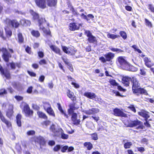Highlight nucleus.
I'll use <instances>...</instances> for the list:
<instances>
[{"label":"nucleus","instance_id":"24","mask_svg":"<svg viewBox=\"0 0 154 154\" xmlns=\"http://www.w3.org/2000/svg\"><path fill=\"white\" fill-rule=\"evenodd\" d=\"M69 109L68 110V113L69 114H71L72 113L74 112V111L76 109V108L75 107L74 104L69 105Z\"/></svg>","mask_w":154,"mask_h":154},{"label":"nucleus","instance_id":"15","mask_svg":"<svg viewBox=\"0 0 154 154\" xmlns=\"http://www.w3.org/2000/svg\"><path fill=\"white\" fill-rule=\"evenodd\" d=\"M132 78L124 76L123 77L122 79V83L126 86H128L130 83V81H131Z\"/></svg>","mask_w":154,"mask_h":154},{"label":"nucleus","instance_id":"11","mask_svg":"<svg viewBox=\"0 0 154 154\" xmlns=\"http://www.w3.org/2000/svg\"><path fill=\"white\" fill-rule=\"evenodd\" d=\"M35 2L39 7L44 8L46 7L45 0H35Z\"/></svg>","mask_w":154,"mask_h":154},{"label":"nucleus","instance_id":"38","mask_svg":"<svg viewBox=\"0 0 154 154\" xmlns=\"http://www.w3.org/2000/svg\"><path fill=\"white\" fill-rule=\"evenodd\" d=\"M132 145V143L131 142H127L124 144V147L125 149H128L130 148Z\"/></svg>","mask_w":154,"mask_h":154},{"label":"nucleus","instance_id":"14","mask_svg":"<svg viewBox=\"0 0 154 154\" xmlns=\"http://www.w3.org/2000/svg\"><path fill=\"white\" fill-rule=\"evenodd\" d=\"M84 95L85 97L92 99H96L97 97L95 94L91 92H85Z\"/></svg>","mask_w":154,"mask_h":154},{"label":"nucleus","instance_id":"37","mask_svg":"<svg viewBox=\"0 0 154 154\" xmlns=\"http://www.w3.org/2000/svg\"><path fill=\"white\" fill-rule=\"evenodd\" d=\"M5 31L6 35L7 37L8 38L10 37L12 35L11 31L6 28H5Z\"/></svg>","mask_w":154,"mask_h":154},{"label":"nucleus","instance_id":"22","mask_svg":"<svg viewBox=\"0 0 154 154\" xmlns=\"http://www.w3.org/2000/svg\"><path fill=\"white\" fill-rule=\"evenodd\" d=\"M49 47L56 54L61 55L60 52V49L56 46L54 45H50Z\"/></svg>","mask_w":154,"mask_h":154},{"label":"nucleus","instance_id":"47","mask_svg":"<svg viewBox=\"0 0 154 154\" xmlns=\"http://www.w3.org/2000/svg\"><path fill=\"white\" fill-rule=\"evenodd\" d=\"M127 107L134 112H136V109L134 105H130V106H128Z\"/></svg>","mask_w":154,"mask_h":154},{"label":"nucleus","instance_id":"17","mask_svg":"<svg viewBox=\"0 0 154 154\" xmlns=\"http://www.w3.org/2000/svg\"><path fill=\"white\" fill-rule=\"evenodd\" d=\"M0 71L2 75H4L7 78H9L10 74L9 72L6 69L4 70L0 64Z\"/></svg>","mask_w":154,"mask_h":154},{"label":"nucleus","instance_id":"25","mask_svg":"<svg viewBox=\"0 0 154 154\" xmlns=\"http://www.w3.org/2000/svg\"><path fill=\"white\" fill-rule=\"evenodd\" d=\"M67 95L68 97L71 98L72 101H74L76 100V98L74 93L71 92L69 90L68 91L67 93Z\"/></svg>","mask_w":154,"mask_h":154},{"label":"nucleus","instance_id":"12","mask_svg":"<svg viewBox=\"0 0 154 154\" xmlns=\"http://www.w3.org/2000/svg\"><path fill=\"white\" fill-rule=\"evenodd\" d=\"M99 111V109L97 108H92L88 110H85L84 112L87 114L91 115L98 113Z\"/></svg>","mask_w":154,"mask_h":154},{"label":"nucleus","instance_id":"61","mask_svg":"<svg viewBox=\"0 0 154 154\" xmlns=\"http://www.w3.org/2000/svg\"><path fill=\"white\" fill-rule=\"evenodd\" d=\"M33 88L31 86L29 87L27 90V92L28 93L31 94Z\"/></svg>","mask_w":154,"mask_h":154},{"label":"nucleus","instance_id":"32","mask_svg":"<svg viewBox=\"0 0 154 154\" xmlns=\"http://www.w3.org/2000/svg\"><path fill=\"white\" fill-rule=\"evenodd\" d=\"M71 11L72 12L73 14L74 15L78 16L79 15L80 16V17H81L82 16V15L84 14L83 13H82L80 14H79L73 8V7H72L70 9Z\"/></svg>","mask_w":154,"mask_h":154},{"label":"nucleus","instance_id":"56","mask_svg":"<svg viewBox=\"0 0 154 154\" xmlns=\"http://www.w3.org/2000/svg\"><path fill=\"white\" fill-rule=\"evenodd\" d=\"M137 149L138 151L141 152H142L145 151V149L143 147H137Z\"/></svg>","mask_w":154,"mask_h":154},{"label":"nucleus","instance_id":"29","mask_svg":"<svg viewBox=\"0 0 154 154\" xmlns=\"http://www.w3.org/2000/svg\"><path fill=\"white\" fill-rule=\"evenodd\" d=\"M30 12L33 16V19L34 20H37L39 18L38 15L32 10H31Z\"/></svg>","mask_w":154,"mask_h":154},{"label":"nucleus","instance_id":"3","mask_svg":"<svg viewBox=\"0 0 154 154\" xmlns=\"http://www.w3.org/2000/svg\"><path fill=\"white\" fill-rule=\"evenodd\" d=\"M117 60L118 62L124 69L128 70L129 69V64L124 57L122 56L119 57L117 58Z\"/></svg>","mask_w":154,"mask_h":154},{"label":"nucleus","instance_id":"26","mask_svg":"<svg viewBox=\"0 0 154 154\" xmlns=\"http://www.w3.org/2000/svg\"><path fill=\"white\" fill-rule=\"evenodd\" d=\"M62 48L63 51L66 54H70L71 55H74V53H72L71 51H70L69 49H70V48H67L66 46H63L62 47Z\"/></svg>","mask_w":154,"mask_h":154},{"label":"nucleus","instance_id":"46","mask_svg":"<svg viewBox=\"0 0 154 154\" xmlns=\"http://www.w3.org/2000/svg\"><path fill=\"white\" fill-rule=\"evenodd\" d=\"M0 37H1L3 40H6V38L3 35V30L2 29H0Z\"/></svg>","mask_w":154,"mask_h":154},{"label":"nucleus","instance_id":"48","mask_svg":"<svg viewBox=\"0 0 154 154\" xmlns=\"http://www.w3.org/2000/svg\"><path fill=\"white\" fill-rule=\"evenodd\" d=\"M61 58L66 64H67V65H69L70 63L69 62L67 58H64L63 57H62Z\"/></svg>","mask_w":154,"mask_h":154},{"label":"nucleus","instance_id":"1","mask_svg":"<svg viewBox=\"0 0 154 154\" xmlns=\"http://www.w3.org/2000/svg\"><path fill=\"white\" fill-rule=\"evenodd\" d=\"M105 58L102 56L99 57V60L102 63H105L106 61H111L114 57V54L112 52H109L104 55Z\"/></svg>","mask_w":154,"mask_h":154},{"label":"nucleus","instance_id":"23","mask_svg":"<svg viewBox=\"0 0 154 154\" xmlns=\"http://www.w3.org/2000/svg\"><path fill=\"white\" fill-rule=\"evenodd\" d=\"M35 141L42 145L45 143L44 139L43 137L41 136L37 137L35 139Z\"/></svg>","mask_w":154,"mask_h":154},{"label":"nucleus","instance_id":"64","mask_svg":"<svg viewBox=\"0 0 154 154\" xmlns=\"http://www.w3.org/2000/svg\"><path fill=\"white\" fill-rule=\"evenodd\" d=\"M15 98L19 101L22 100L23 99V97L20 96H16Z\"/></svg>","mask_w":154,"mask_h":154},{"label":"nucleus","instance_id":"40","mask_svg":"<svg viewBox=\"0 0 154 154\" xmlns=\"http://www.w3.org/2000/svg\"><path fill=\"white\" fill-rule=\"evenodd\" d=\"M88 40L89 42L91 43H94L97 41L96 38L93 35L88 38Z\"/></svg>","mask_w":154,"mask_h":154},{"label":"nucleus","instance_id":"59","mask_svg":"<svg viewBox=\"0 0 154 154\" xmlns=\"http://www.w3.org/2000/svg\"><path fill=\"white\" fill-rule=\"evenodd\" d=\"M38 55L40 58H42L44 56V53L42 51H39L38 52Z\"/></svg>","mask_w":154,"mask_h":154},{"label":"nucleus","instance_id":"54","mask_svg":"<svg viewBox=\"0 0 154 154\" xmlns=\"http://www.w3.org/2000/svg\"><path fill=\"white\" fill-rule=\"evenodd\" d=\"M35 134V131L33 130H31L27 132V134L28 135H32L34 134Z\"/></svg>","mask_w":154,"mask_h":154},{"label":"nucleus","instance_id":"18","mask_svg":"<svg viewBox=\"0 0 154 154\" xmlns=\"http://www.w3.org/2000/svg\"><path fill=\"white\" fill-rule=\"evenodd\" d=\"M46 106H48V108L46 109V111L50 115L53 116H55V114L54 113V111L50 107V106L49 104L46 103L45 104L44 106L45 108V107Z\"/></svg>","mask_w":154,"mask_h":154},{"label":"nucleus","instance_id":"51","mask_svg":"<svg viewBox=\"0 0 154 154\" xmlns=\"http://www.w3.org/2000/svg\"><path fill=\"white\" fill-rule=\"evenodd\" d=\"M85 33L86 35L88 37H90L91 36H92L91 33L89 31L86 30L85 31Z\"/></svg>","mask_w":154,"mask_h":154},{"label":"nucleus","instance_id":"4","mask_svg":"<svg viewBox=\"0 0 154 154\" xmlns=\"http://www.w3.org/2000/svg\"><path fill=\"white\" fill-rule=\"evenodd\" d=\"M128 125L130 127L138 126L137 128L141 129H142L143 127L142 122L137 119L129 122L128 123Z\"/></svg>","mask_w":154,"mask_h":154},{"label":"nucleus","instance_id":"8","mask_svg":"<svg viewBox=\"0 0 154 154\" xmlns=\"http://www.w3.org/2000/svg\"><path fill=\"white\" fill-rule=\"evenodd\" d=\"M2 51L3 52L2 58L5 62H8L9 58L11 57V54L8 52V50L6 48H2Z\"/></svg>","mask_w":154,"mask_h":154},{"label":"nucleus","instance_id":"63","mask_svg":"<svg viewBox=\"0 0 154 154\" xmlns=\"http://www.w3.org/2000/svg\"><path fill=\"white\" fill-rule=\"evenodd\" d=\"M112 93H113V94H115V95L116 96H121L119 93V92H118L116 91L113 90L112 91Z\"/></svg>","mask_w":154,"mask_h":154},{"label":"nucleus","instance_id":"45","mask_svg":"<svg viewBox=\"0 0 154 154\" xmlns=\"http://www.w3.org/2000/svg\"><path fill=\"white\" fill-rule=\"evenodd\" d=\"M110 84L113 86H117L118 85V83L116 82L115 80L110 79L109 81Z\"/></svg>","mask_w":154,"mask_h":154},{"label":"nucleus","instance_id":"27","mask_svg":"<svg viewBox=\"0 0 154 154\" xmlns=\"http://www.w3.org/2000/svg\"><path fill=\"white\" fill-rule=\"evenodd\" d=\"M48 5L50 7L54 6L56 4L57 0H47Z\"/></svg>","mask_w":154,"mask_h":154},{"label":"nucleus","instance_id":"62","mask_svg":"<svg viewBox=\"0 0 154 154\" xmlns=\"http://www.w3.org/2000/svg\"><path fill=\"white\" fill-rule=\"evenodd\" d=\"M28 72L29 74L31 76L35 77L36 76V74L33 72L28 71Z\"/></svg>","mask_w":154,"mask_h":154},{"label":"nucleus","instance_id":"49","mask_svg":"<svg viewBox=\"0 0 154 154\" xmlns=\"http://www.w3.org/2000/svg\"><path fill=\"white\" fill-rule=\"evenodd\" d=\"M145 64L146 66L149 67H151L152 65V63L151 60L145 63Z\"/></svg>","mask_w":154,"mask_h":154},{"label":"nucleus","instance_id":"6","mask_svg":"<svg viewBox=\"0 0 154 154\" xmlns=\"http://www.w3.org/2000/svg\"><path fill=\"white\" fill-rule=\"evenodd\" d=\"M46 21L45 18H42L38 20L39 23V26L40 29H42L43 32L47 35H51V32L49 29H45L44 27L41 25V24L44 22Z\"/></svg>","mask_w":154,"mask_h":154},{"label":"nucleus","instance_id":"43","mask_svg":"<svg viewBox=\"0 0 154 154\" xmlns=\"http://www.w3.org/2000/svg\"><path fill=\"white\" fill-rule=\"evenodd\" d=\"M63 131H60L61 132V138L63 139H66L68 137V135L67 134H64L63 132H62Z\"/></svg>","mask_w":154,"mask_h":154},{"label":"nucleus","instance_id":"33","mask_svg":"<svg viewBox=\"0 0 154 154\" xmlns=\"http://www.w3.org/2000/svg\"><path fill=\"white\" fill-rule=\"evenodd\" d=\"M31 34L34 36L38 37L40 36V34L38 31L32 30L31 32Z\"/></svg>","mask_w":154,"mask_h":154},{"label":"nucleus","instance_id":"9","mask_svg":"<svg viewBox=\"0 0 154 154\" xmlns=\"http://www.w3.org/2000/svg\"><path fill=\"white\" fill-rule=\"evenodd\" d=\"M69 115H72L71 119L74 124H78L79 123L80 120L79 115H77L76 113L74 112Z\"/></svg>","mask_w":154,"mask_h":154},{"label":"nucleus","instance_id":"41","mask_svg":"<svg viewBox=\"0 0 154 154\" xmlns=\"http://www.w3.org/2000/svg\"><path fill=\"white\" fill-rule=\"evenodd\" d=\"M109 48L112 51L116 52L118 53L122 52L123 51L122 50L117 48Z\"/></svg>","mask_w":154,"mask_h":154},{"label":"nucleus","instance_id":"58","mask_svg":"<svg viewBox=\"0 0 154 154\" xmlns=\"http://www.w3.org/2000/svg\"><path fill=\"white\" fill-rule=\"evenodd\" d=\"M60 148V146L59 145L56 146L54 148V150L55 151H57L59 150Z\"/></svg>","mask_w":154,"mask_h":154},{"label":"nucleus","instance_id":"2","mask_svg":"<svg viewBox=\"0 0 154 154\" xmlns=\"http://www.w3.org/2000/svg\"><path fill=\"white\" fill-rule=\"evenodd\" d=\"M21 107L23 109V111L26 116H29L32 115L33 111L30 109L28 105L26 103H22L21 105Z\"/></svg>","mask_w":154,"mask_h":154},{"label":"nucleus","instance_id":"44","mask_svg":"<svg viewBox=\"0 0 154 154\" xmlns=\"http://www.w3.org/2000/svg\"><path fill=\"white\" fill-rule=\"evenodd\" d=\"M132 47L134 49V50L135 51H137L139 53H141V51L140 49L138 48V47L136 45H133L132 46Z\"/></svg>","mask_w":154,"mask_h":154},{"label":"nucleus","instance_id":"50","mask_svg":"<svg viewBox=\"0 0 154 154\" xmlns=\"http://www.w3.org/2000/svg\"><path fill=\"white\" fill-rule=\"evenodd\" d=\"M145 20L146 25L152 27V24L151 23L146 19H145Z\"/></svg>","mask_w":154,"mask_h":154},{"label":"nucleus","instance_id":"42","mask_svg":"<svg viewBox=\"0 0 154 154\" xmlns=\"http://www.w3.org/2000/svg\"><path fill=\"white\" fill-rule=\"evenodd\" d=\"M120 34L121 36L124 39H125L127 37L126 33L124 31H122L120 32Z\"/></svg>","mask_w":154,"mask_h":154},{"label":"nucleus","instance_id":"13","mask_svg":"<svg viewBox=\"0 0 154 154\" xmlns=\"http://www.w3.org/2000/svg\"><path fill=\"white\" fill-rule=\"evenodd\" d=\"M8 107L6 115L8 118H10L13 114V106L12 105H9Z\"/></svg>","mask_w":154,"mask_h":154},{"label":"nucleus","instance_id":"19","mask_svg":"<svg viewBox=\"0 0 154 154\" xmlns=\"http://www.w3.org/2000/svg\"><path fill=\"white\" fill-rule=\"evenodd\" d=\"M114 115L117 116H124L125 114L120 109L116 108L113 110Z\"/></svg>","mask_w":154,"mask_h":154},{"label":"nucleus","instance_id":"60","mask_svg":"<svg viewBox=\"0 0 154 154\" xmlns=\"http://www.w3.org/2000/svg\"><path fill=\"white\" fill-rule=\"evenodd\" d=\"M45 79L44 76L42 75L40 76L39 79V81L41 82H43Z\"/></svg>","mask_w":154,"mask_h":154},{"label":"nucleus","instance_id":"10","mask_svg":"<svg viewBox=\"0 0 154 154\" xmlns=\"http://www.w3.org/2000/svg\"><path fill=\"white\" fill-rule=\"evenodd\" d=\"M81 25V24L70 23L69 25V28L70 30L75 31L79 29V26Z\"/></svg>","mask_w":154,"mask_h":154},{"label":"nucleus","instance_id":"53","mask_svg":"<svg viewBox=\"0 0 154 154\" xmlns=\"http://www.w3.org/2000/svg\"><path fill=\"white\" fill-rule=\"evenodd\" d=\"M50 122L49 121H46L42 123L43 125H45L47 126L50 125Z\"/></svg>","mask_w":154,"mask_h":154},{"label":"nucleus","instance_id":"20","mask_svg":"<svg viewBox=\"0 0 154 154\" xmlns=\"http://www.w3.org/2000/svg\"><path fill=\"white\" fill-rule=\"evenodd\" d=\"M50 130L55 135H57V134L58 132L59 131L62 132V129L61 128L57 129L55 128V126L54 125L51 126Z\"/></svg>","mask_w":154,"mask_h":154},{"label":"nucleus","instance_id":"30","mask_svg":"<svg viewBox=\"0 0 154 154\" xmlns=\"http://www.w3.org/2000/svg\"><path fill=\"white\" fill-rule=\"evenodd\" d=\"M84 146L86 147L88 150H91L93 147L92 144L89 142L85 143L84 144Z\"/></svg>","mask_w":154,"mask_h":154},{"label":"nucleus","instance_id":"7","mask_svg":"<svg viewBox=\"0 0 154 154\" xmlns=\"http://www.w3.org/2000/svg\"><path fill=\"white\" fill-rule=\"evenodd\" d=\"M6 24L10 26L17 28L19 25V23L16 20H11L8 19H7L5 21Z\"/></svg>","mask_w":154,"mask_h":154},{"label":"nucleus","instance_id":"5","mask_svg":"<svg viewBox=\"0 0 154 154\" xmlns=\"http://www.w3.org/2000/svg\"><path fill=\"white\" fill-rule=\"evenodd\" d=\"M131 81L133 84L132 90L134 93H137V90L140 88V84L138 83L137 79L135 77H132Z\"/></svg>","mask_w":154,"mask_h":154},{"label":"nucleus","instance_id":"39","mask_svg":"<svg viewBox=\"0 0 154 154\" xmlns=\"http://www.w3.org/2000/svg\"><path fill=\"white\" fill-rule=\"evenodd\" d=\"M18 37L19 42L20 43L23 42L24 41V39L22 34L20 33H19L18 34Z\"/></svg>","mask_w":154,"mask_h":154},{"label":"nucleus","instance_id":"34","mask_svg":"<svg viewBox=\"0 0 154 154\" xmlns=\"http://www.w3.org/2000/svg\"><path fill=\"white\" fill-rule=\"evenodd\" d=\"M137 91V93H140V94H143L146 95H148V93L143 88H140Z\"/></svg>","mask_w":154,"mask_h":154},{"label":"nucleus","instance_id":"16","mask_svg":"<svg viewBox=\"0 0 154 154\" xmlns=\"http://www.w3.org/2000/svg\"><path fill=\"white\" fill-rule=\"evenodd\" d=\"M148 113V112L144 110H141L138 112L139 115L145 118L146 121L147 119L149 117V116Z\"/></svg>","mask_w":154,"mask_h":154},{"label":"nucleus","instance_id":"31","mask_svg":"<svg viewBox=\"0 0 154 154\" xmlns=\"http://www.w3.org/2000/svg\"><path fill=\"white\" fill-rule=\"evenodd\" d=\"M57 105L58 106V109L61 112L62 114L66 118H68V116L67 115L66 113L63 110L62 107L60 106V104L58 103Z\"/></svg>","mask_w":154,"mask_h":154},{"label":"nucleus","instance_id":"35","mask_svg":"<svg viewBox=\"0 0 154 154\" xmlns=\"http://www.w3.org/2000/svg\"><path fill=\"white\" fill-rule=\"evenodd\" d=\"M37 114L40 118H43L44 119H46L47 118L45 114L42 112H38Z\"/></svg>","mask_w":154,"mask_h":154},{"label":"nucleus","instance_id":"36","mask_svg":"<svg viewBox=\"0 0 154 154\" xmlns=\"http://www.w3.org/2000/svg\"><path fill=\"white\" fill-rule=\"evenodd\" d=\"M107 36L109 38L112 39H114L118 37L119 36V35H116L113 34L108 33L107 35Z\"/></svg>","mask_w":154,"mask_h":154},{"label":"nucleus","instance_id":"28","mask_svg":"<svg viewBox=\"0 0 154 154\" xmlns=\"http://www.w3.org/2000/svg\"><path fill=\"white\" fill-rule=\"evenodd\" d=\"M21 115L20 114H18L16 117V120L17 125L19 127L21 126Z\"/></svg>","mask_w":154,"mask_h":154},{"label":"nucleus","instance_id":"52","mask_svg":"<svg viewBox=\"0 0 154 154\" xmlns=\"http://www.w3.org/2000/svg\"><path fill=\"white\" fill-rule=\"evenodd\" d=\"M39 63L41 65L46 64H47V62L45 60L42 59L39 61Z\"/></svg>","mask_w":154,"mask_h":154},{"label":"nucleus","instance_id":"21","mask_svg":"<svg viewBox=\"0 0 154 154\" xmlns=\"http://www.w3.org/2000/svg\"><path fill=\"white\" fill-rule=\"evenodd\" d=\"M20 22L22 25L25 26H30L31 24V22L29 20L24 19H21Z\"/></svg>","mask_w":154,"mask_h":154},{"label":"nucleus","instance_id":"57","mask_svg":"<svg viewBox=\"0 0 154 154\" xmlns=\"http://www.w3.org/2000/svg\"><path fill=\"white\" fill-rule=\"evenodd\" d=\"M6 93V91L5 89H2L0 90V95H2L3 94H5Z\"/></svg>","mask_w":154,"mask_h":154},{"label":"nucleus","instance_id":"55","mask_svg":"<svg viewBox=\"0 0 154 154\" xmlns=\"http://www.w3.org/2000/svg\"><path fill=\"white\" fill-rule=\"evenodd\" d=\"M91 137L92 139L94 140H96L98 139L97 134L96 133H94L92 135Z\"/></svg>","mask_w":154,"mask_h":154}]
</instances>
